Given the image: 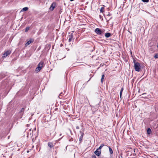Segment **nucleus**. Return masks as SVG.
Wrapping results in <instances>:
<instances>
[{
	"instance_id": "obj_5",
	"label": "nucleus",
	"mask_w": 158,
	"mask_h": 158,
	"mask_svg": "<svg viewBox=\"0 0 158 158\" xmlns=\"http://www.w3.org/2000/svg\"><path fill=\"white\" fill-rule=\"evenodd\" d=\"M94 31L98 35H100L102 33L101 29L99 28H96L95 29Z\"/></svg>"
},
{
	"instance_id": "obj_4",
	"label": "nucleus",
	"mask_w": 158,
	"mask_h": 158,
	"mask_svg": "<svg viewBox=\"0 0 158 158\" xmlns=\"http://www.w3.org/2000/svg\"><path fill=\"white\" fill-rule=\"evenodd\" d=\"M84 129H82V131H80V133L81 134V136L79 137V141H81L82 140L83 136L84 135Z\"/></svg>"
},
{
	"instance_id": "obj_8",
	"label": "nucleus",
	"mask_w": 158,
	"mask_h": 158,
	"mask_svg": "<svg viewBox=\"0 0 158 158\" xmlns=\"http://www.w3.org/2000/svg\"><path fill=\"white\" fill-rule=\"evenodd\" d=\"M105 37L106 38H108L111 36V35L110 33L107 32L105 34Z\"/></svg>"
},
{
	"instance_id": "obj_14",
	"label": "nucleus",
	"mask_w": 158,
	"mask_h": 158,
	"mask_svg": "<svg viewBox=\"0 0 158 158\" xmlns=\"http://www.w3.org/2000/svg\"><path fill=\"white\" fill-rule=\"evenodd\" d=\"M151 131L150 128H148L147 130V133L148 134H151Z\"/></svg>"
},
{
	"instance_id": "obj_26",
	"label": "nucleus",
	"mask_w": 158,
	"mask_h": 158,
	"mask_svg": "<svg viewBox=\"0 0 158 158\" xmlns=\"http://www.w3.org/2000/svg\"><path fill=\"white\" fill-rule=\"evenodd\" d=\"M30 131V134H31V132L32 133V131H31V130L30 131Z\"/></svg>"
},
{
	"instance_id": "obj_27",
	"label": "nucleus",
	"mask_w": 158,
	"mask_h": 158,
	"mask_svg": "<svg viewBox=\"0 0 158 158\" xmlns=\"http://www.w3.org/2000/svg\"><path fill=\"white\" fill-rule=\"evenodd\" d=\"M76 128L77 129H79V127L78 126H77L76 127Z\"/></svg>"
},
{
	"instance_id": "obj_28",
	"label": "nucleus",
	"mask_w": 158,
	"mask_h": 158,
	"mask_svg": "<svg viewBox=\"0 0 158 158\" xmlns=\"http://www.w3.org/2000/svg\"><path fill=\"white\" fill-rule=\"evenodd\" d=\"M109 15V16H110V15H109V14H108V15Z\"/></svg>"
},
{
	"instance_id": "obj_23",
	"label": "nucleus",
	"mask_w": 158,
	"mask_h": 158,
	"mask_svg": "<svg viewBox=\"0 0 158 158\" xmlns=\"http://www.w3.org/2000/svg\"><path fill=\"white\" fill-rule=\"evenodd\" d=\"M105 145H104V144L103 143H102V144H101L100 146H101L102 148L104 146H105Z\"/></svg>"
},
{
	"instance_id": "obj_2",
	"label": "nucleus",
	"mask_w": 158,
	"mask_h": 158,
	"mask_svg": "<svg viewBox=\"0 0 158 158\" xmlns=\"http://www.w3.org/2000/svg\"><path fill=\"white\" fill-rule=\"evenodd\" d=\"M43 61H40L38 64L37 67L35 69V71L37 72H39L41 69L43 67Z\"/></svg>"
},
{
	"instance_id": "obj_6",
	"label": "nucleus",
	"mask_w": 158,
	"mask_h": 158,
	"mask_svg": "<svg viewBox=\"0 0 158 158\" xmlns=\"http://www.w3.org/2000/svg\"><path fill=\"white\" fill-rule=\"evenodd\" d=\"M73 34L70 33L68 36L69 42H70L72 40L74 39H73Z\"/></svg>"
},
{
	"instance_id": "obj_3",
	"label": "nucleus",
	"mask_w": 158,
	"mask_h": 158,
	"mask_svg": "<svg viewBox=\"0 0 158 158\" xmlns=\"http://www.w3.org/2000/svg\"><path fill=\"white\" fill-rule=\"evenodd\" d=\"M11 52V51L9 50L5 51L4 54L3 55L2 57L3 58H6V56L10 55Z\"/></svg>"
},
{
	"instance_id": "obj_11",
	"label": "nucleus",
	"mask_w": 158,
	"mask_h": 158,
	"mask_svg": "<svg viewBox=\"0 0 158 158\" xmlns=\"http://www.w3.org/2000/svg\"><path fill=\"white\" fill-rule=\"evenodd\" d=\"M108 147L109 148V151L110 153L111 154H112L113 153V150H112L110 146H108Z\"/></svg>"
},
{
	"instance_id": "obj_10",
	"label": "nucleus",
	"mask_w": 158,
	"mask_h": 158,
	"mask_svg": "<svg viewBox=\"0 0 158 158\" xmlns=\"http://www.w3.org/2000/svg\"><path fill=\"white\" fill-rule=\"evenodd\" d=\"M32 41L31 40H29L26 43L25 45L26 46H27L29 45L31 43Z\"/></svg>"
},
{
	"instance_id": "obj_17",
	"label": "nucleus",
	"mask_w": 158,
	"mask_h": 158,
	"mask_svg": "<svg viewBox=\"0 0 158 158\" xmlns=\"http://www.w3.org/2000/svg\"><path fill=\"white\" fill-rule=\"evenodd\" d=\"M104 8L102 7L100 10V11L101 12L103 13L104 11Z\"/></svg>"
},
{
	"instance_id": "obj_25",
	"label": "nucleus",
	"mask_w": 158,
	"mask_h": 158,
	"mask_svg": "<svg viewBox=\"0 0 158 158\" xmlns=\"http://www.w3.org/2000/svg\"><path fill=\"white\" fill-rule=\"evenodd\" d=\"M62 95H63V93H60V96H62Z\"/></svg>"
},
{
	"instance_id": "obj_12",
	"label": "nucleus",
	"mask_w": 158,
	"mask_h": 158,
	"mask_svg": "<svg viewBox=\"0 0 158 158\" xmlns=\"http://www.w3.org/2000/svg\"><path fill=\"white\" fill-rule=\"evenodd\" d=\"M105 77V75L104 74H103L102 75V78L101 79V82L102 83H103V81H104V79Z\"/></svg>"
},
{
	"instance_id": "obj_29",
	"label": "nucleus",
	"mask_w": 158,
	"mask_h": 158,
	"mask_svg": "<svg viewBox=\"0 0 158 158\" xmlns=\"http://www.w3.org/2000/svg\"><path fill=\"white\" fill-rule=\"evenodd\" d=\"M27 152H29V151H27Z\"/></svg>"
},
{
	"instance_id": "obj_13",
	"label": "nucleus",
	"mask_w": 158,
	"mask_h": 158,
	"mask_svg": "<svg viewBox=\"0 0 158 158\" xmlns=\"http://www.w3.org/2000/svg\"><path fill=\"white\" fill-rule=\"evenodd\" d=\"M28 9L27 7H24L21 10V11H27L28 10Z\"/></svg>"
},
{
	"instance_id": "obj_24",
	"label": "nucleus",
	"mask_w": 158,
	"mask_h": 158,
	"mask_svg": "<svg viewBox=\"0 0 158 158\" xmlns=\"http://www.w3.org/2000/svg\"><path fill=\"white\" fill-rule=\"evenodd\" d=\"M92 158H96V156L94 155H93L92 156Z\"/></svg>"
},
{
	"instance_id": "obj_20",
	"label": "nucleus",
	"mask_w": 158,
	"mask_h": 158,
	"mask_svg": "<svg viewBox=\"0 0 158 158\" xmlns=\"http://www.w3.org/2000/svg\"><path fill=\"white\" fill-rule=\"evenodd\" d=\"M154 58L156 59L158 58V54H156L154 56Z\"/></svg>"
},
{
	"instance_id": "obj_30",
	"label": "nucleus",
	"mask_w": 158,
	"mask_h": 158,
	"mask_svg": "<svg viewBox=\"0 0 158 158\" xmlns=\"http://www.w3.org/2000/svg\"><path fill=\"white\" fill-rule=\"evenodd\" d=\"M61 135V134H60V135Z\"/></svg>"
},
{
	"instance_id": "obj_19",
	"label": "nucleus",
	"mask_w": 158,
	"mask_h": 158,
	"mask_svg": "<svg viewBox=\"0 0 158 158\" xmlns=\"http://www.w3.org/2000/svg\"><path fill=\"white\" fill-rule=\"evenodd\" d=\"M142 1L144 2H149V0H142Z\"/></svg>"
},
{
	"instance_id": "obj_18",
	"label": "nucleus",
	"mask_w": 158,
	"mask_h": 158,
	"mask_svg": "<svg viewBox=\"0 0 158 158\" xmlns=\"http://www.w3.org/2000/svg\"><path fill=\"white\" fill-rule=\"evenodd\" d=\"M29 27H27L26 28H25V32H27L28 31V30H29Z\"/></svg>"
},
{
	"instance_id": "obj_16",
	"label": "nucleus",
	"mask_w": 158,
	"mask_h": 158,
	"mask_svg": "<svg viewBox=\"0 0 158 158\" xmlns=\"http://www.w3.org/2000/svg\"><path fill=\"white\" fill-rule=\"evenodd\" d=\"M55 7V5L53 6V3H52L51 5V6L50 7V8H52V10H53L54 9V8Z\"/></svg>"
},
{
	"instance_id": "obj_21",
	"label": "nucleus",
	"mask_w": 158,
	"mask_h": 158,
	"mask_svg": "<svg viewBox=\"0 0 158 158\" xmlns=\"http://www.w3.org/2000/svg\"><path fill=\"white\" fill-rule=\"evenodd\" d=\"M24 108H23L21 109L20 111V112H23L24 110Z\"/></svg>"
},
{
	"instance_id": "obj_22",
	"label": "nucleus",
	"mask_w": 158,
	"mask_h": 158,
	"mask_svg": "<svg viewBox=\"0 0 158 158\" xmlns=\"http://www.w3.org/2000/svg\"><path fill=\"white\" fill-rule=\"evenodd\" d=\"M102 148V147L101 146H100L97 149H98V150H101V149Z\"/></svg>"
},
{
	"instance_id": "obj_1",
	"label": "nucleus",
	"mask_w": 158,
	"mask_h": 158,
	"mask_svg": "<svg viewBox=\"0 0 158 158\" xmlns=\"http://www.w3.org/2000/svg\"><path fill=\"white\" fill-rule=\"evenodd\" d=\"M134 63L135 70L136 71L139 72L141 69L140 64L138 62H135V61L134 62Z\"/></svg>"
},
{
	"instance_id": "obj_15",
	"label": "nucleus",
	"mask_w": 158,
	"mask_h": 158,
	"mask_svg": "<svg viewBox=\"0 0 158 158\" xmlns=\"http://www.w3.org/2000/svg\"><path fill=\"white\" fill-rule=\"evenodd\" d=\"M123 88H122V89L120 90V98H121L122 93V92L123 91Z\"/></svg>"
},
{
	"instance_id": "obj_7",
	"label": "nucleus",
	"mask_w": 158,
	"mask_h": 158,
	"mask_svg": "<svg viewBox=\"0 0 158 158\" xmlns=\"http://www.w3.org/2000/svg\"><path fill=\"white\" fill-rule=\"evenodd\" d=\"M95 154L98 156H99L101 154V150H98V149L94 152Z\"/></svg>"
},
{
	"instance_id": "obj_9",
	"label": "nucleus",
	"mask_w": 158,
	"mask_h": 158,
	"mask_svg": "<svg viewBox=\"0 0 158 158\" xmlns=\"http://www.w3.org/2000/svg\"><path fill=\"white\" fill-rule=\"evenodd\" d=\"M48 146L50 148H52L54 146L53 143L51 142H49L48 143Z\"/></svg>"
}]
</instances>
